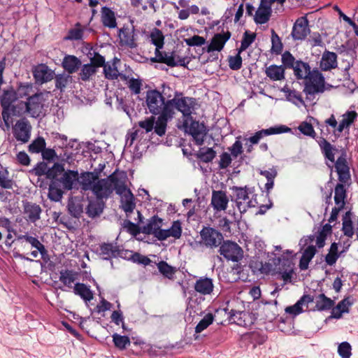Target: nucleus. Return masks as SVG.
Instances as JSON below:
<instances>
[{
    "label": "nucleus",
    "instance_id": "58",
    "mask_svg": "<svg viewBox=\"0 0 358 358\" xmlns=\"http://www.w3.org/2000/svg\"><path fill=\"white\" fill-rule=\"evenodd\" d=\"M83 32L84 29L81 28V24L77 22L75 28L69 29L65 39L71 41L81 40L83 36Z\"/></svg>",
    "mask_w": 358,
    "mask_h": 358
},
{
    "label": "nucleus",
    "instance_id": "10",
    "mask_svg": "<svg viewBox=\"0 0 358 358\" xmlns=\"http://www.w3.org/2000/svg\"><path fill=\"white\" fill-rule=\"evenodd\" d=\"M185 131L190 134L197 145H202L206 134V127L199 121L192 119V116L186 117L182 124Z\"/></svg>",
    "mask_w": 358,
    "mask_h": 358
},
{
    "label": "nucleus",
    "instance_id": "20",
    "mask_svg": "<svg viewBox=\"0 0 358 358\" xmlns=\"http://www.w3.org/2000/svg\"><path fill=\"white\" fill-rule=\"evenodd\" d=\"M291 131V129L285 125L273 127L268 129H262L255 133V134L248 138L252 145L258 144L259 141L264 136L286 133Z\"/></svg>",
    "mask_w": 358,
    "mask_h": 358
},
{
    "label": "nucleus",
    "instance_id": "37",
    "mask_svg": "<svg viewBox=\"0 0 358 358\" xmlns=\"http://www.w3.org/2000/svg\"><path fill=\"white\" fill-rule=\"evenodd\" d=\"M101 199H97L96 200L89 201L86 208V214L89 217L94 218L99 217L103 213L104 203Z\"/></svg>",
    "mask_w": 358,
    "mask_h": 358
},
{
    "label": "nucleus",
    "instance_id": "4",
    "mask_svg": "<svg viewBox=\"0 0 358 358\" xmlns=\"http://www.w3.org/2000/svg\"><path fill=\"white\" fill-rule=\"evenodd\" d=\"M181 92H175L173 99L166 100L165 110L172 116L175 114L174 109L182 113L184 117H189L192 113L196 99L188 96H182Z\"/></svg>",
    "mask_w": 358,
    "mask_h": 358
},
{
    "label": "nucleus",
    "instance_id": "14",
    "mask_svg": "<svg viewBox=\"0 0 358 358\" xmlns=\"http://www.w3.org/2000/svg\"><path fill=\"white\" fill-rule=\"evenodd\" d=\"M79 179V174L77 171L68 170L65 171L63 166V171L58 173L55 178H52L51 180L57 182V185L61 187L64 190H71L73 188V185Z\"/></svg>",
    "mask_w": 358,
    "mask_h": 358
},
{
    "label": "nucleus",
    "instance_id": "26",
    "mask_svg": "<svg viewBox=\"0 0 358 358\" xmlns=\"http://www.w3.org/2000/svg\"><path fill=\"white\" fill-rule=\"evenodd\" d=\"M229 203V199L226 193L222 190H213L211 198V205L214 210L217 211L224 210L227 209Z\"/></svg>",
    "mask_w": 358,
    "mask_h": 358
},
{
    "label": "nucleus",
    "instance_id": "64",
    "mask_svg": "<svg viewBox=\"0 0 358 358\" xmlns=\"http://www.w3.org/2000/svg\"><path fill=\"white\" fill-rule=\"evenodd\" d=\"M351 350V345L348 342L341 343L338 348V353L342 358H350Z\"/></svg>",
    "mask_w": 358,
    "mask_h": 358
},
{
    "label": "nucleus",
    "instance_id": "28",
    "mask_svg": "<svg viewBox=\"0 0 358 358\" xmlns=\"http://www.w3.org/2000/svg\"><path fill=\"white\" fill-rule=\"evenodd\" d=\"M1 117L3 119L2 129L3 131L8 130L13 123L12 115H20V110L19 106H13V108L1 107Z\"/></svg>",
    "mask_w": 358,
    "mask_h": 358
},
{
    "label": "nucleus",
    "instance_id": "33",
    "mask_svg": "<svg viewBox=\"0 0 358 358\" xmlns=\"http://www.w3.org/2000/svg\"><path fill=\"white\" fill-rule=\"evenodd\" d=\"M81 65L80 59L74 55H66L62 63V67L69 74L77 72Z\"/></svg>",
    "mask_w": 358,
    "mask_h": 358
},
{
    "label": "nucleus",
    "instance_id": "8",
    "mask_svg": "<svg viewBox=\"0 0 358 358\" xmlns=\"http://www.w3.org/2000/svg\"><path fill=\"white\" fill-rule=\"evenodd\" d=\"M282 63L287 69H292L297 80H304L312 71L308 62L296 60L289 51L282 54Z\"/></svg>",
    "mask_w": 358,
    "mask_h": 358
},
{
    "label": "nucleus",
    "instance_id": "49",
    "mask_svg": "<svg viewBox=\"0 0 358 358\" xmlns=\"http://www.w3.org/2000/svg\"><path fill=\"white\" fill-rule=\"evenodd\" d=\"M96 72L97 70L90 63L85 64L80 66L79 76L83 81L86 82L89 81Z\"/></svg>",
    "mask_w": 358,
    "mask_h": 358
},
{
    "label": "nucleus",
    "instance_id": "27",
    "mask_svg": "<svg viewBox=\"0 0 358 358\" xmlns=\"http://www.w3.org/2000/svg\"><path fill=\"white\" fill-rule=\"evenodd\" d=\"M194 290L201 295H210L214 289L213 280L208 277H200L194 285Z\"/></svg>",
    "mask_w": 358,
    "mask_h": 358
},
{
    "label": "nucleus",
    "instance_id": "5",
    "mask_svg": "<svg viewBox=\"0 0 358 358\" xmlns=\"http://www.w3.org/2000/svg\"><path fill=\"white\" fill-rule=\"evenodd\" d=\"M235 199L236 205L241 213H245L250 208L255 207L258 205L256 199V194H253L255 187H250L247 185L245 187L233 186L231 187Z\"/></svg>",
    "mask_w": 358,
    "mask_h": 358
},
{
    "label": "nucleus",
    "instance_id": "39",
    "mask_svg": "<svg viewBox=\"0 0 358 358\" xmlns=\"http://www.w3.org/2000/svg\"><path fill=\"white\" fill-rule=\"evenodd\" d=\"M73 292L85 301H90L94 297L93 292L90 289V287L81 282H77L74 285Z\"/></svg>",
    "mask_w": 358,
    "mask_h": 358
},
{
    "label": "nucleus",
    "instance_id": "12",
    "mask_svg": "<svg viewBox=\"0 0 358 358\" xmlns=\"http://www.w3.org/2000/svg\"><path fill=\"white\" fill-rule=\"evenodd\" d=\"M200 236L203 244L210 248L220 247L224 241L222 234L210 227H203L200 231Z\"/></svg>",
    "mask_w": 358,
    "mask_h": 358
},
{
    "label": "nucleus",
    "instance_id": "48",
    "mask_svg": "<svg viewBox=\"0 0 358 358\" xmlns=\"http://www.w3.org/2000/svg\"><path fill=\"white\" fill-rule=\"evenodd\" d=\"M59 187V186L57 185V182L51 180L48 191V198L51 201L57 202L62 199L64 192Z\"/></svg>",
    "mask_w": 358,
    "mask_h": 358
},
{
    "label": "nucleus",
    "instance_id": "45",
    "mask_svg": "<svg viewBox=\"0 0 358 358\" xmlns=\"http://www.w3.org/2000/svg\"><path fill=\"white\" fill-rule=\"evenodd\" d=\"M55 87L61 92H64L68 85L72 83V76L70 74H55Z\"/></svg>",
    "mask_w": 358,
    "mask_h": 358
},
{
    "label": "nucleus",
    "instance_id": "32",
    "mask_svg": "<svg viewBox=\"0 0 358 358\" xmlns=\"http://www.w3.org/2000/svg\"><path fill=\"white\" fill-rule=\"evenodd\" d=\"M122 196L120 208L125 212L127 216L129 217L136 208L135 197L130 189H128Z\"/></svg>",
    "mask_w": 358,
    "mask_h": 358
},
{
    "label": "nucleus",
    "instance_id": "50",
    "mask_svg": "<svg viewBox=\"0 0 358 358\" xmlns=\"http://www.w3.org/2000/svg\"><path fill=\"white\" fill-rule=\"evenodd\" d=\"M283 92L286 94L287 99L289 101L292 102L295 105H298L299 103L305 105V102L299 92L287 87H284Z\"/></svg>",
    "mask_w": 358,
    "mask_h": 358
},
{
    "label": "nucleus",
    "instance_id": "56",
    "mask_svg": "<svg viewBox=\"0 0 358 358\" xmlns=\"http://www.w3.org/2000/svg\"><path fill=\"white\" fill-rule=\"evenodd\" d=\"M113 341L115 346L119 350H124L131 344L130 339L127 336H121L118 334L113 335Z\"/></svg>",
    "mask_w": 358,
    "mask_h": 358
},
{
    "label": "nucleus",
    "instance_id": "35",
    "mask_svg": "<svg viewBox=\"0 0 358 358\" xmlns=\"http://www.w3.org/2000/svg\"><path fill=\"white\" fill-rule=\"evenodd\" d=\"M182 234L181 223L179 220L174 221L169 229H164L159 233L161 241L166 240L169 237L172 236L175 238H179Z\"/></svg>",
    "mask_w": 358,
    "mask_h": 358
},
{
    "label": "nucleus",
    "instance_id": "17",
    "mask_svg": "<svg viewBox=\"0 0 358 358\" xmlns=\"http://www.w3.org/2000/svg\"><path fill=\"white\" fill-rule=\"evenodd\" d=\"M31 130V127L27 120H19L13 128V135L17 141L26 143L30 139Z\"/></svg>",
    "mask_w": 358,
    "mask_h": 358
},
{
    "label": "nucleus",
    "instance_id": "62",
    "mask_svg": "<svg viewBox=\"0 0 358 358\" xmlns=\"http://www.w3.org/2000/svg\"><path fill=\"white\" fill-rule=\"evenodd\" d=\"M123 227L127 229V232L134 236H136L140 233H142V227H140L138 224H135L129 220L124 221Z\"/></svg>",
    "mask_w": 358,
    "mask_h": 358
},
{
    "label": "nucleus",
    "instance_id": "53",
    "mask_svg": "<svg viewBox=\"0 0 358 358\" xmlns=\"http://www.w3.org/2000/svg\"><path fill=\"white\" fill-rule=\"evenodd\" d=\"M271 52L277 55L282 53L283 45L281 38L274 31L271 29Z\"/></svg>",
    "mask_w": 358,
    "mask_h": 358
},
{
    "label": "nucleus",
    "instance_id": "47",
    "mask_svg": "<svg viewBox=\"0 0 358 358\" xmlns=\"http://www.w3.org/2000/svg\"><path fill=\"white\" fill-rule=\"evenodd\" d=\"M59 281L69 288L73 287L72 284L76 280V274L71 270H62L59 273Z\"/></svg>",
    "mask_w": 358,
    "mask_h": 358
},
{
    "label": "nucleus",
    "instance_id": "57",
    "mask_svg": "<svg viewBox=\"0 0 358 358\" xmlns=\"http://www.w3.org/2000/svg\"><path fill=\"white\" fill-rule=\"evenodd\" d=\"M103 68L104 76L108 80H117L120 76V73L115 65L106 63Z\"/></svg>",
    "mask_w": 358,
    "mask_h": 358
},
{
    "label": "nucleus",
    "instance_id": "41",
    "mask_svg": "<svg viewBox=\"0 0 358 358\" xmlns=\"http://www.w3.org/2000/svg\"><path fill=\"white\" fill-rule=\"evenodd\" d=\"M316 252L317 250L314 245H309L304 250L299 261V268L301 270L308 269V264L315 256Z\"/></svg>",
    "mask_w": 358,
    "mask_h": 358
},
{
    "label": "nucleus",
    "instance_id": "42",
    "mask_svg": "<svg viewBox=\"0 0 358 358\" xmlns=\"http://www.w3.org/2000/svg\"><path fill=\"white\" fill-rule=\"evenodd\" d=\"M17 240H24L26 242L31 244L33 248L38 250L39 253L41 255L42 258H44V256L48 255V251L44 245H43L36 237L27 234L20 235L17 236Z\"/></svg>",
    "mask_w": 358,
    "mask_h": 358
},
{
    "label": "nucleus",
    "instance_id": "3",
    "mask_svg": "<svg viewBox=\"0 0 358 358\" xmlns=\"http://www.w3.org/2000/svg\"><path fill=\"white\" fill-rule=\"evenodd\" d=\"M128 176L124 171H120L115 169L110 175L106 178L101 179L103 185V199L108 198L113 190L118 195H123L128 189L127 187Z\"/></svg>",
    "mask_w": 358,
    "mask_h": 358
},
{
    "label": "nucleus",
    "instance_id": "18",
    "mask_svg": "<svg viewBox=\"0 0 358 358\" xmlns=\"http://www.w3.org/2000/svg\"><path fill=\"white\" fill-rule=\"evenodd\" d=\"M36 83L42 85L52 80L55 72L45 64H40L35 66L32 71Z\"/></svg>",
    "mask_w": 358,
    "mask_h": 358
},
{
    "label": "nucleus",
    "instance_id": "15",
    "mask_svg": "<svg viewBox=\"0 0 358 358\" xmlns=\"http://www.w3.org/2000/svg\"><path fill=\"white\" fill-rule=\"evenodd\" d=\"M63 171V164L55 163L51 168H49L48 164L45 162H41L36 164L33 169V172L37 176H45L47 179L52 180L55 178L57 175Z\"/></svg>",
    "mask_w": 358,
    "mask_h": 358
},
{
    "label": "nucleus",
    "instance_id": "44",
    "mask_svg": "<svg viewBox=\"0 0 358 358\" xmlns=\"http://www.w3.org/2000/svg\"><path fill=\"white\" fill-rule=\"evenodd\" d=\"M215 156L216 152L212 148H201L196 154V157L205 163L212 162Z\"/></svg>",
    "mask_w": 358,
    "mask_h": 358
},
{
    "label": "nucleus",
    "instance_id": "29",
    "mask_svg": "<svg viewBox=\"0 0 358 358\" xmlns=\"http://www.w3.org/2000/svg\"><path fill=\"white\" fill-rule=\"evenodd\" d=\"M337 55L334 52L325 50L320 63V67L322 71H327L337 67Z\"/></svg>",
    "mask_w": 358,
    "mask_h": 358
},
{
    "label": "nucleus",
    "instance_id": "38",
    "mask_svg": "<svg viewBox=\"0 0 358 358\" xmlns=\"http://www.w3.org/2000/svg\"><path fill=\"white\" fill-rule=\"evenodd\" d=\"M171 115L166 110L164 113L159 115L154 127L155 132L159 136H162L166 133L167 122L169 119L172 118Z\"/></svg>",
    "mask_w": 358,
    "mask_h": 358
},
{
    "label": "nucleus",
    "instance_id": "51",
    "mask_svg": "<svg viewBox=\"0 0 358 358\" xmlns=\"http://www.w3.org/2000/svg\"><path fill=\"white\" fill-rule=\"evenodd\" d=\"M229 320L237 324L239 326H246L245 317L248 314L244 311H237L235 310H230L229 312Z\"/></svg>",
    "mask_w": 358,
    "mask_h": 358
},
{
    "label": "nucleus",
    "instance_id": "36",
    "mask_svg": "<svg viewBox=\"0 0 358 358\" xmlns=\"http://www.w3.org/2000/svg\"><path fill=\"white\" fill-rule=\"evenodd\" d=\"M287 69L284 65L278 66L272 64L268 67H266L265 73L270 80L273 81L282 80L285 78V69Z\"/></svg>",
    "mask_w": 358,
    "mask_h": 358
},
{
    "label": "nucleus",
    "instance_id": "55",
    "mask_svg": "<svg viewBox=\"0 0 358 358\" xmlns=\"http://www.w3.org/2000/svg\"><path fill=\"white\" fill-rule=\"evenodd\" d=\"M340 257L338 252V244L336 243H331L328 254L325 257V262L329 266L336 264L337 259Z\"/></svg>",
    "mask_w": 358,
    "mask_h": 358
},
{
    "label": "nucleus",
    "instance_id": "34",
    "mask_svg": "<svg viewBox=\"0 0 358 358\" xmlns=\"http://www.w3.org/2000/svg\"><path fill=\"white\" fill-rule=\"evenodd\" d=\"M315 306L314 310L326 311L331 309L334 306L335 301L327 297L324 294H319L315 296Z\"/></svg>",
    "mask_w": 358,
    "mask_h": 358
},
{
    "label": "nucleus",
    "instance_id": "46",
    "mask_svg": "<svg viewBox=\"0 0 358 358\" xmlns=\"http://www.w3.org/2000/svg\"><path fill=\"white\" fill-rule=\"evenodd\" d=\"M159 271L166 278L172 280L174 278L177 270L175 267L169 265L166 262L161 261L157 264Z\"/></svg>",
    "mask_w": 358,
    "mask_h": 358
},
{
    "label": "nucleus",
    "instance_id": "6",
    "mask_svg": "<svg viewBox=\"0 0 358 358\" xmlns=\"http://www.w3.org/2000/svg\"><path fill=\"white\" fill-rule=\"evenodd\" d=\"M45 93L36 92L27 98L25 101H21L17 105L22 113H26L30 117L38 118L43 113L44 102L45 101Z\"/></svg>",
    "mask_w": 358,
    "mask_h": 358
},
{
    "label": "nucleus",
    "instance_id": "16",
    "mask_svg": "<svg viewBox=\"0 0 358 358\" xmlns=\"http://www.w3.org/2000/svg\"><path fill=\"white\" fill-rule=\"evenodd\" d=\"M118 36L121 45L127 46L131 49L137 47L135 37V29L133 24H124V26L119 29Z\"/></svg>",
    "mask_w": 358,
    "mask_h": 358
},
{
    "label": "nucleus",
    "instance_id": "24",
    "mask_svg": "<svg viewBox=\"0 0 358 358\" xmlns=\"http://www.w3.org/2000/svg\"><path fill=\"white\" fill-rule=\"evenodd\" d=\"M358 114L354 111H347L342 115V120L339 122L338 127L334 130V134L336 136H340L341 134L345 130H349L350 127L357 120Z\"/></svg>",
    "mask_w": 358,
    "mask_h": 358
},
{
    "label": "nucleus",
    "instance_id": "9",
    "mask_svg": "<svg viewBox=\"0 0 358 358\" xmlns=\"http://www.w3.org/2000/svg\"><path fill=\"white\" fill-rule=\"evenodd\" d=\"M99 171H86L80 175V185L84 191L91 190L96 199H103V185L99 179Z\"/></svg>",
    "mask_w": 358,
    "mask_h": 358
},
{
    "label": "nucleus",
    "instance_id": "63",
    "mask_svg": "<svg viewBox=\"0 0 358 358\" xmlns=\"http://www.w3.org/2000/svg\"><path fill=\"white\" fill-rule=\"evenodd\" d=\"M228 62L229 68L232 70L237 71L242 67V57L238 49V54L236 56L229 57Z\"/></svg>",
    "mask_w": 358,
    "mask_h": 358
},
{
    "label": "nucleus",
    "instance_id": "43",
    "mask_svg": "<svg viewBox=\"0 0 358 358\" xmlns=\"http://www.w3.org/2000/svg\"><path fill=\"white\" fill-rule=\"evenodd\" d=\"M273 262L275 266V270L276 271L294 270V263L292 259L289 258L285 257H278L273 259Z\"/></svg>",
    "mask_w": 358,
    "mask_h": 358
},
{
    "label": "nucleus",
    "instance_id": "52",
    "mask_svg": "<svg viewBox=\"0 0 358 358\" xmlns=\"http://www.w3.org/2000/svg\"><path fill=\"white\" fill-rule=\"evenodd\" d=\"M45 146L46 143L44 138L38 136L29 144L28 150L31 153H41Z\"/></svg>",
    "mask_w": 358,
    "mask_h": 358
},
{
    "label": "nucleus",
    "instance_id": "1",
    "mask_svg": "<svg viewBox=\"0 0 358 358\" xmlns=\"http://www.w3.org/2000/svg\"><path fill=\"white\" fill-rule=\"evenodd\" d=\"M318 145L324 158L335 164V169L338 175L339 183L335 187L334 201L337 206H345V199L347 197L345 185L350 181V168L346 159V152L342 154L335 161V152L338 150L331 145L326 138L320 137L317 141Z\"/></svg>",
    "mask_w": 358,
    "mask_h": 358
},
{
    "label": "nucleus",
    "instance_id": "40",
    "mask_svg": "<svg viewBox=\"0 0 358 358\" xmlns=\"http://www.w3.org/2000/svg\"><path fill=\"white\" fill-rule=\"evenodd\" d=\"M271 8H268L260 4L254 17L255 23L257 24L266 23L268 22L271 17Z\"/></svg>",
    "mask_w": 358,
    "mask_h": 358
},
{
    "label": "nucleus",
    "instance_id": "13",
    "mask_svg": "<svg viewBox=\"0 0 358 358\" xmlns=\"http://www.w3.org/2000/svg\"><path fill=\"white\" fill-rule=\"evenodd\" d=\"M219 252L229 261L238 262L243 257V249L236 243L230 241H223L220 247Z\"/></svg>",
    "mask_w": 358,
    "mask_h": 358
},
{
    "label": "nucleus",
    "instance_id": "7",
    "mask_svg": "<svg viewBox=\"0 0 358 358\" xmlns=\"http://www.w3.org/2000/svg\"><path fill=\"white\" fill-rule=\"evenodd\" d=\"M305 86L303 92L306 94V99H313L316 94L322 93L325 90V80L322 73L314 69L304 79Z\"/></svg>",
    "mask_w": 358,
    "mask_h": 358
},
{
    "label": "nucleus",
    "instance_id": "30",
    "mask_svg": "<svg viewBox=\"0 0 358 358\" xmlns=\"http://www.w3.org/2000/svg\"><path fill=\"white\" fill-rule=\"evenodd\" d=\"M101 21L103 27L109 29H115L117 25L115 12L107 6L101 8Z\"/></svg>",
    "mask_w": 358,
    "mask_h": 358
},
{
    "label": "nucleus",
    "instance_id": "23",
    "mask_svg": "<svg viewBox=\"0 0 358 358\" xmlns=\"http://www.w3.org/2000/svg\"><path fill=\"white\" fill-rule=\"evenodd\" d=\"M22 206L24 214L30 222H35L41 218L42 209L38 204L26 200L22 201Z\"/></svg>",
    "mask_w": 358,
    "mask_h": 358
},
{
    "label": "nucleus",
    "instance_id": "61",
    "mask_svg": "<svg viewBox=\"0 0 358 358\" xmlns=\"http://www.w3.org/2000/svg\"><path fill=\"white\" fill-rule=\"evenodd\" d=\"M214 316L212 313L206 314L195 327L196 333H201L213 323Z\"/></svg>",
    "mask_w": 358,
    "mask_h": 358
},
{
    "label": "nucleus",
    "instance_id": "21",
    "mask_svg": "<svg viewBox=\"0 0 358 358\" xmlns=\"http://www.w3.org/2000/svg\"><path fill=\"white\" fill-rule=\"evenodd\" d=\"M163 224V219L155 215L148 220L145 225L142 227V233L147 235H153L157 240L161 241L159 233L164 229H161Z\"/></svg>",
    "mask_w": 358,
    "mask_h": 358
},
{
    "label": "nucleus",
    "instance_id": "31",
    "mask_svg": "<svg viewBox=\"0 0 358 358\" xmlns=\"http://www.w3.org/2000/svg\"><path fill=\"white\" fill-rule=\"evenodd\" d=\"M18 99L15 90L10 86L2 91L0 96V104L1 107L13 108V103Z\"/></svg>",
    "mask_w": 358,
    "mask_h": 358
},
{
    "label": "nucleus",
    "instance_id": "2",
    "mask_svg": "<svg viewBox=\"0 0 358 358\" xmlns=\"http://www.w3.org/2000/svg\"><path fill=\"white\" fill-rule=\"evenodd\" d=\"M150 39L153 45L156 46L155 56L150 58V61L153 63H162L169 66L174 67L177 66H185V59L179 58L177 61L175 59L174 52L167 53L160 50L164 44V36L163 33L159 29L155 28L150 33Z\"/></svg>",
    "mask_w": 358,
    "mask_h": 358
},
{
    "label": "nucleus",
    "instance_id": "19",
    "mask_svg": "<svg viewBox=\"0 0 358 358\" xmlns=\"http://www.w3.org/2000/svg\"><path fill=\"white\" fill-rule=\"evenodd\" d=\"M310 31L308 19L306 17H301L294 22L291 35L294 41H303Z\"/></svg>",
    "mask_w": 358,
    "mask_h": 358
},
{
    "label": "nucleus",
    "instance_id": "54",
    "mask_svg": "<svg viewBox=\"0 0 358 358\" xmlns=\"http://www.w3.org/2000/svg\"><path fill=\"white\" fill-rule=\"evenodd\" d=\"M68 210L71 216L79 218L83 213V206L80 201L71 200L68 203Z\"/></svg>",
    "mask_w": 358,
    "mask_h": 358
},
{
    "label": "nucleus",
    "instance_id": "60",
    "mask_svg": "<svg viewBox=\"0 0 358 358\" xmlns=\"http://www.w3.org/2000/svg\"><path fill=\"white\" fill-rule=\"evenodd\" d=\"M33 89V84L31 83H19L17 84V98L28 97Z\"/></svg>",
    "mask_w": 358,
    "mask_h": 358
},
{
    "label": "nucleus",
    "instance_id": "22",
    "mask_svg": "<svg viewBox=\"0 0 358 358\" xmlns=\"http://www.w3.org/2000/svg\"><path fill=\"white\" fill-rule=\"evenodd\" d=\"M231 34L229 31L223 34H215L211 39L210 44L207 46L206 51L212 52L214 51H221L227 41L230 38Z\"/></svg>",
    "mask_w": 358,
    "mask_h": 358
},
{
    "label": "nucleus",
    "instance_id": "11",
    "mask_svg": "<svg viewBox=\"0 0 358 358\" xmlns=\"http://www.w3.org/2000/svg\"><path fill=\"white\" fill-rule=\"evenodd\" d=\"M146 104L150 113L161 115L165 111L166 101H164V96L159 91L152 90L146 93Z\"/></svg>",
    "mask_w": 358,
    "mask_h": 358
},
{
    "label": "nucleus",
    "instance_id": "25",
    "mask_svg": "<svg viewBox=\"0 0 358 358\" xmlns=\"http://www.w3.org/2000/svg\"><path fill=\"white\" fill-rule=\"evenodd\" d=\"M100 255L106 260L111 259L117 257H121L122 250L117 243H103L99 246Z\"/></svg>",
    "mask_w": 358,
    "mask_h": 358
},
{
    "label": "nucleus",
    "instance_id": "59",
    "mask_svg": "<svg viewBox=\"0 0 358 358\" xmlns=\"http://www.w3.org/2000/svg\"><path fill=\"white\" fill-rule=\"evenodd\" d=\"M255 33H250L248 31H245L243 36L241 46L238 48L239 53H241L242 52L248 49L249 46L255 41Z\"/></svg>",
    "mask_w": 358,
    "mask_h": 358
}]
</instances>
